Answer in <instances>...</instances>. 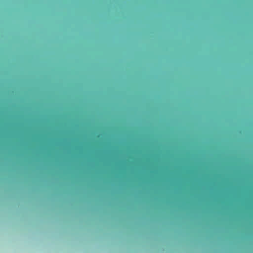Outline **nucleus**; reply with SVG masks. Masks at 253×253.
I'll return each instance as SVG.
<instances>
[{
  "label": "nucleus",
  "instance_id": "f257e3e1",
  "mask_svg": "<svg viewBox=\"0 0 253 253\" xmlns=\"http://www.w3.org/2000/svg\"><path fill=\"white\" fill-rule=\"evenodd\" d=\"M253 193V191H139V193Z\"/></svg>",
  "mask_w": 253,
  "mask_h": 253
},
{
  "label": "nucleus",
  "instance_id": "f03ea898",
  "mask_svg": "<svg viewBox=\"0 0 253 253\" xmlns=\"http://www.w3.org/2000/svg\"><path fill=\"white\" fill-rule=\"evenodd\" d=\"M187 190H253V188H190Z\"/></svg>",
  "mask_w": 253,
  "mask_h": 253
}]
</instances>
